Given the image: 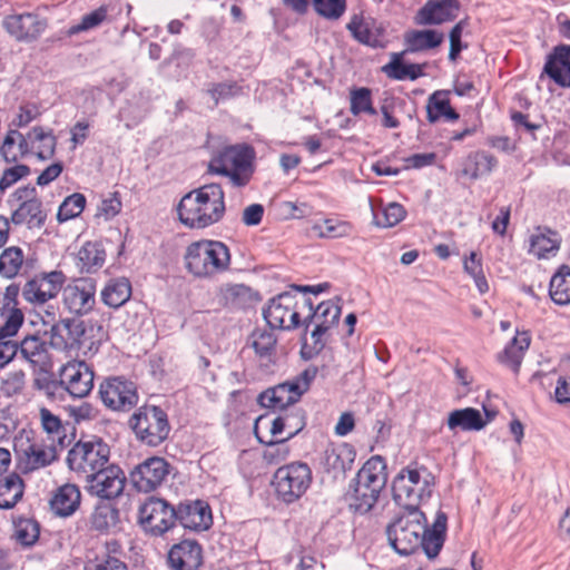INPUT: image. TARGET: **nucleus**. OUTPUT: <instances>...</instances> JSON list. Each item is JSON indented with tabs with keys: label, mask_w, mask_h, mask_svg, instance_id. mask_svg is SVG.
<instances>
[{
	"label": "nucleus",
	"mask_w": 570,
	"mask_h": 570,
	"mask_svg": "<svg viewBox=\"0 0 570 570\" xmlns=\"http://www.w3.org/2000/svg\"><path fill=\"white\" fill-rule=\"evenodd\" d=\"M448 517L439 511L430 529L419 509H404L403 514L386 527L390 546L401 556L422 549L429 559L435 558L444 543Z\"/></svg>",
	"instance_id": "1"
},
{
	"label": "nucleus",
	"mask_w": 570,
	"mask_h": 570,
	"mask_svg": "<svg viewBox=\"0 0 570 570\" xmlns=\"http://www.w3.org/2000/svg\"><path fill=\"white\" fill-rule=\"evenodd\" d=\"M178 218L189 228L203 229L218 223L225 214L220 185L207 184L184 195L177 206Z\"/></svg>",
	"instance_id": "2"
},
{
	"label": "nucleus",
	"mask_w": 570,
	"mask_h": 570,
	"mask_svg": "<svg viewBox=\"0 0 570 570\" xmlns=\"http://www.w3.org/2000/svg\"><path fill=\"white\" fill-rule=\"evenodd\" d=\"M184 264L193 276L213 278L229 269L230 252L223 242L200 239L186 247Z\"/></svg>",
	"instance_id": "3"
},
{
	"label": "nucleus",
	"mask_w": 570,
	"mask_h": 570,
	"mask_svg": "<svg viewBox=\"0 0 570 570\" xmlns=\"http://www.w3.org/2000/svg\"><path fill=\"white\" fill-rule=\"evenodd\" d=\"M254 158V149L245 144L226 146L213 156L208 170L228 177L235 187H244L253 176Z\"/></svg>",
	"instance_id": "4"
},
{
	"label": "nucleus",
	"mask_w": 570,
	"mask_h": 570,
	"mask_svg": "<svg viewBox=\"0 0 570 570\" xmlns=\"http://www.w3.org/2000/svg\"><path fill=\"white\" fill-rule=\"evenodd\" d=\"M385 463L381 456H373L357 472L352 485L351 507L360 513H366L376 503L386 483Z\"/></svg>",
	"instance_id": "5"
},
{
	"label": "nucleus",
	"mask_w": 570,
	"mask_h": 570,
	"mask_svg": "<svg viewBox=\"0 0 570 570\" xmlns=\"http://www.w3.org/2000/svg\"><path fill=\"white\" fill-rule=\"evenodd\" d=\"M433 485V476L425 468L407 466L393 480V500L403 509H419L431 497Z\"/></svg>",
	"instance_id": "6"
},
{
	"label": "nucleus",
	"mask_w": 570,
	"mask_h": 570,
	"mask_svg": "<svg viewBox=\"0 0 570 570\" xmlns=\"http://www.w3.org/2000/svg\"><path fill=\"white\" fill-rule=\"evenodd\" d=\"M109 446L100 439L78 441L68 452L69 469L87 481L108 465Z\"/></svg>",
	"instance_id": "7"
},
{
	"label": "nucleus",
	"mask_w": 570,
	"mask_h": 570,
	"mask_svg": "<svg viewBox=\"0 0 570 570\" xmlns=\"http://www.w3.org/2000/svg\"><path fill=\"white\" fill-rule=\"evenodd\" d=\"M316 374L317 368L315 366L306 367L292 380L263 392L259 395L261 404L274 410H284L301 399V396L309 389V385L316 377Z\"/></svg>",
	"instance_id": "8"
},
{
	"label": "nucleus",
	"mask_w": 570,
	"mask_h": 570,
	"mask_svg": "<svg viewBox=\"0 0 570 570\" xmlns=\"http://www.w3.org/2000/svg\"><path fill=\"white\" fill-rule=\"evenodd\" d=\"M312 483V471L306 463L293 462L278 468L273 484L278 498L293 503L298 500Z\"/></svg>",
	"instance_id": "9"
},
{
	"label": "nucleus",
	"mask_w": 570,
	"mask_h": 570,
	"mask_svg": "<svg viewBox=\"0 0 570 570\" xmlns=\"http://www.w3.org/2000/svg\"><path fill=\"white\" fill-rule=\"evenodd\" d=\"M136 436L147 445L157 446L169 433L167 414L158 406H142L131 417Z\"/></svg>",
	"instance_id": "10"
},
{
	"label": "nucleus",
	"mask_w": 570,
	"mask_h": 570,
	"mask_svg": "<svg viewBox=\"0 0 570 570\" xmlns=\"http://www.w3.org/2000/svg\"><path fill=\"white\" fill-rule=\"evenodd\" d=\"M13 449L17 466L24 474L46 468L57 460L55 446L32 442L23 435L14 439Z\"/></svg>",
	"instance_id": "11"
},
{
	"label": "nucleus",
	"mask_w": 570,
	"mask_h": 570,
	"mask_svg": "<svg viewBox=\"0 0 570 570\" xmlns=\"http://www.w3.org/2000/svg\"><path fill=\"white\" fill-rule=\"evenodd\" d=\"M66 276L61 271L42 272L29 278L22 287L26 302L40 306L56 298L61 292Z\"/></svg>",
	"instance_id": "12"
},
{
	"label": "nucleus",
	"mask_w": 570,
	"mask_h": 570,
	"mask_svg": "<svg viewBox=\"0 0 570 570\" xmlns=\"http://www.w3.org/2000/svg\"><path fill=\"white\" fill-rule=\"evenodd\" d=\"M18 207L13 210L10 220L14 225H26L29 229L41 228L47 219V213L37 196L35 187L24 186L13 193Z\"/></svg>",
	"instance_id": "13"
},
{
	"label": "nucleus",
	"mask_w": 570,
	"mask_h": 570,
	"mask_svg": "<svg viewBox=\"0 0 570 570\" xmlns=\"http://www.w3.org/2000/svg\"><path fill=\"white\" fill-rule=\"evenodd\" d=\"M2 28L16 41L32 43L48 28V20L33 12L11 13L1 21Z\"/></svg>",
	"instance_id": "14"
},
{
	"label": "nucleus",
	"mask_w": 570,
	"mask_h": 570,
	"mask_svg": "<svg viewBox=\"0 0 570 570\" xmlns=\"http://www.w3.org/2000/svg\"><path fill=\"white\" fill-rule=\"evenodd\" d=\"M61 299L63 307L70 313L82 316L91 312L96 305V282L81 277L62 286Z\"/></svg>",
	"instance_id": "15"
},
{
	"label": "nucleus",
	"mask_w": 570,
	"mask_h": 570,
	"mask_svg": "<svg viewBox=\"0 0 570 570\" xmlns=\"http://www.w3.org/2000/svg\"><path fill=\"white\" fill-rule=\"evenodd\" d=\"M139 519L147 532L161 535L175 525L176 509L163 499L149 498L139 509Z\"/></svg>",
	"instance_id": "16"
},
{
	"label": "nucleus",
	"mask_w": 570,
	"mask_h": 570,
	"mask_svg": "<svg viewBox=\"0 0 570 570\" xmlns=\"http://www.w3.org/2000/svg\"><path fill=\"white\" fill-rule=\"evenodd\" d=\"M104 405L114 411H128L138 402L136 386L132 382L119 377H108L99 386Z\"/></svg>",
	"instance_id": "17"
},
{
	"label": "nucleus",
	"mask_w": 570,
	"mask_h": 570,
	"mask_svg": "<svg viewBox=\"0 0 570 570\" xmlns=\"http://www.w3.org/2000/svg\"><path fill=\"white\" fill-rule=\"evenodd\" d=\"M263 316L272 328L291 330L299 324V313L297 311V298L291 293H282L273 297Z\"/></svg>",
	"instance_id": "18"
},
{
	"label": "nucleus",
	"mask_w": 570,
	"mask_h": 570,
	"mask_svg": "<svg viewBox=\"0 0 570 570\" xmlns=\"http://www.w3.org/2000/svg\"><path fill=\"white\" fill-rule=\"evenodd\" d=\"M59 384L71 396L82 399L94 387V372L83 361H71L59 370Z\"/></svg>",
	"instance_id": "19"
},
{
	"label": "nucleus",
	"mask_w": 570,
	"mask_h": 570,
	"mask_svg": "<svg viewBox=\"0 0 570 570\" xmlns=\"http://www.w3.org/2000/svg\"><path fill=\"white\" fill-rule=\"evenodd\" d=\"M86 337L85 322L78 318H65L53 324L50 330V345L55 350H80Z\"/></svg>",
	"instance_id": "20"
},
{
	"label": "nucleus",
	"mask_w": 570,
	"mask_h": 570,
	"mask_svg": "<svg viewBox=\"0 0 570 570\" xmlns=\"http://www.w3.org/2000/svg\"><path fill=\"white\" fill-rule=\"evenodd\" d=\"M87 490L90 494L101 499H115L125 488L126 476L117 465H107L90 476L87 481Z\"/></svg>",
	"instance_id": "21"
},
{
	"label": "nucleus",
	"mask_w": 570,
	"mask_h": 570,
	"mask_svg": "<svg viewBox=\"0 0 570 570\" xmlns=\"http://www.w3.org/2000/svg\"><path fill=\"white\" fill-rule=\"evenodd\" d=\"M169 473V465L159 456L148 458L130 473L131 482L139 492L156 490Z\"/></svg>",
	"instance_id": "22"
},
{
	"label": "nucleus",
	"mask_w": 570,
	"mask_h": 570,
	"mask_svg": "<svg viewBox=\"0 0 570 570\" xmlns=\"http://www.w3.org/2000/svg\"><path fill=\"white\" fill-rule=\"evenodd\" d=\"M168 563L174 570H197L203 563L202 547L193 540H183L171 547Z\"/></svg>",
	"instance_id": "23"
},
{
	"label": "nucleus",
	"mask_w": 570,
	"mask_h": 570,
	"mask_svg": "<svg viewBox=\"0 0 570 570\" xmlns=\"http://www.w3.org/2000/svg\"><path fill=\"white\" fill-rule=\"evenodd\" d=\"M177 521L190 530H206L212 524V512L209 505L203 501H190L180 503L176 509Z\"/></svg>",
	"instance_id": "24"
},
{
	"label": "nucleus",
	"mask_w": 570,
	"mask_h": 570,
	"mask_svg": "<svg viewBox=\"0 0 570 570\" xmlns=\"http://www.w3.org/2000/svg\"><path fill=\"white\" fill-rule=\"evenodd\" d=\"M355 455L353 446L348 443H331L324 451L322 463L334 478H337L352 468Z\"/></svg>",
	"instance_id": "25"
},
{
	"label": "nucleus",
	"mask_w": 570,
	"mask_h": 570,
	"mask_svg": "<svg viewBox=\"0 0 570 570\" xmlns=\"http://www.w3.org/2000/svg\"><path fill=\"white\" fill-rule=\"evenodd\" d=\"M484 412L485 417L482 416L479 410L473 407L454 410L449 413L446 422L448 428L451 431H480L484 429L495 415V412L488 411L485 407Z\"/></svg>",
	"instance_id": "26"
},
{
	"label": "nucleus",
	"mask_w": 570,
	"mask_h": 570,
	"mask_svg": "<svg viewBox=\"0 0 570 570\" xmlns=\"http://www.w3.org/2000/svg\"><path fill=\"white\" fill-rule=\"evenodd\" d=\"M543 72L557 85L570 87V46H559L548 57Z\"/></svg>",
	"instance_id": "27"
},
{
	"label": "nucleus",
	"mask_w": 570,
	"mask_h": 570,
	"mask_svg": "<svg viewBox=\"0 0 570 570\" xmlns=\"http://www.w3.org/2000/svg\"><path fill=\"white\" fill-rule=\"evenodd\" d=\"M561 244L560 235L548 228L538 226L529 238V253L539 259L554 256Z\"/></svg>",
	"instance_id": "28"
},
{
	"label": "nucleus",
	"mask_w": 570,
	"mask_h": 570,
	"mask_svg": "<svg viewBox=\"0 0 570 570\" xmlns=\"http://www.w3.org/2000/svg\"><path fill=\"white\" fill-rule=\"evenodd\" d=\"M81 502V493L76 484L66 483L59 487L50 499V509L58 517L72 515Z\"/></svg>",
	"instance_id": "29"
},
{
	"label": "nucleus",
	"mask_w": 570,
	"mask_h": 570,
	"mask_svg": "<svg viewBox=\"0 0 570 570\" xmlns=\"http://www.w3.org/2000/svg\"><path fill=\"white\" fill-rule=\"evenodd\" d=\"M267 424L269 434L275 436H282L286 440L292 439L298 432H301L305 426V417L299 410H294L291 412H285L269 422H264Z\"/></svg>",
	"instance_id": "30"
},
{
	"label": "nucleus",
	"mask_w": 570,
	"mask_h": 570,
	"mask_svg": "<svg viewBox=\"0 0 570 570\" xmlns=\"http://www.w3.org/2000/svg\"><path fill=\"white\" fill-rule=\"evenodd\" d=\"M459 11L458 0H441L438 2H428L419 11V23L421 24H441L456 17Z\"/></svg>",
	"instance_id": "31"
},
{
	"label": "nucleus",
	"mask_w": 570,
	"mask_h": 570,
	"mask_svg": "<svg viewBox=\"0 0 570 570\" xmlns=\"http://www.w3.org/2000/svg\"><path fill=\"white\" fill-rule=\"evenodd\" d=\"M347 28L351 30L354 38L364 45L382 48L387 41L383 27L377 24L374 20H353L348 23Z\"/></svg>",
	"instance_id": "32"
},
{
	"label": "nucleus",
	"mask_w": 570,
	"mask_h": 570,
	"mask_svg": "<svg viewBox=\"0 0 570 570\" xmlns=\"http://www.w3.org/2000/svg\"><path fill=\"white\" fill-rule=\"evenodd\" d=\"M444 40L442 32L433 29L411 30L404 35V52H421L439 47Z\"/></svg>",
	"instance_id": "33"
},
{
	"label": "nucleus",
	"mask_w": 570,
	"mask_h": 570,
	"mask_svg": "<svg viewBox=\"0 0 570 570\" xmlns=\"http://www.w3.org/2000/svg\"><path fill=\"white\" fill-rule=\"evenodd\" d=\"M530 342L531 338L527 332L517 333L503 352L498 355L499 362L510 367L514 373H518Z\"/></svg>",
	"instance_id": "34"
},
{
	"label": "nucleus",
	"mask_w": 570,
	"mask_h": 570,
	"mask_svg": "<svg viewBox=\"0 0 570 570\" xmlns=\"http://www.w3.org/2000/svg\"><path fill=\"white\" fill-rule=\"evenodd\" d=\"M104 304L119 308L131 297V284L126 277L110 279L100 293Z\"/></svg>",
	"instance_id": "35"
},
{
	"label": "nucleus",
	"mask_w": 570,
	"mask_h": 570,
	"mask_svg": "<svg viewBox=\"0 0 570 570\" xmlns=\"http://www.w3.org/2000/svg\"><path fill=\"white\" fill-rule=\"evenodd\" d=\"M24 484L17 473L0 478V509H12L23 497Z\"/></svg>",
	"instance_id": "36"
},
{
	"label": "nucleus",
	"mask_w": 570,
	"mask_h": 570,
	"mask_svg": "<svg viewBox=\"0 0 570 570\" xmlns=\"http://www.w3.org/2000/svg\"><path fill=\"white\" fill-rule=\"evenodd\" d=\"M406 52H394L391 56V61L382 67V71L391 79L395 80H415L423 76V66L417 63L404 65L402 57Z\"/></svg>",
	"instance_id": "37"
},
{
	"label": "nucleus",
	"mask_w": 570,
	"mask_h": 570,
	"mask_svg": "<svg viewBox=\"0 0 570 570\" xmlns=\"http://www.w3.org/2000/svg\"><path fill=\"white\" fill-rule=\"evenodd\" d=\"M218 302L230 308H243L252 302V289L243 284H226L218 291Z\"/></svg>",
	"instance_id": "38"
},
{
	"label": "nucleus",
	"mask_w": 570,
	"mask_h": 570,
	"mask_svg": "<svg viewBox=\"0 0 570 570\" xmlns=\"http://www.w3.org/2000/svg\"><path fill=\"white\" fill-rule=\"evenodd\" d=\"M549 294L558 305L570 304V267L562 265L550 279Z\"/></svg>",
	"instance_id": "39"
},
{
	"label": "nucleus",
	"mask_w": 570,
	"mask_h": 570,
	"mask_svg": "<svg viewBox=\"0 0 570 570\" xmlns=\"http://www.w3.org/2000/svg\"><path fill=\"white\" fill-rule=\"evenodd\" d=\"M498 165L494 156L485 151L471 154L464 165L463 174L472 179L489 175Z\"/></svg>",
	"instance_id": "40"
},
{
	"label": "nucleus",
	"mask_w": 570,
	"mask_h": 570,
	"mask_svg": "<svg viewBox=\"0 0 570 570\" xmlns=\"http://www.w3.org/2000/svg\"><path fill=\"white\" fill-rule=\"evenodd\" d=\"M426 112L430 122H435L441 117H445L448 120H456L459 118L458 112L450 105L446 91H435L430 96Z\"/></svg>",
	"instance_id": "41"
},
{
	"label": "nucleus",
	"mask_w": 570,
	"mask_h": 570,
	"mask_svg": "<svg viewBox=\"0 0 570 570\" xmlns=\"http://www.w3.org/2000/svg\"><path fill=\"white\" fill-rule=\"evenodd\" d=\"M105 258L104 248L97 243L88 242L78 252V266L82 273H94L104 265Z\"/></svg>",
	"instance_id": "42"
},
{
	"label": "nucleus",
	"mask_w": 570,
	"mask_h": 570,
	"mask_svg": "<svg viewBox=\"0 0 570 570\" xmlns=\"http://www.w3.org/2000/svg\"><path fill=\"white\" fill-rule=\"evenodd\" d=\"M119 552L120 544L116 540L107 541L105 551L96 557L92 570H128L127 564L117 556Z\"/></svg>",
	"instance_id": "43"
},
{
	"label": "nucleus",
	"mask_w": 570,
	"mask_h": 570,
	"mask_svg": "<svg viewBox=\"0 0 570 570\" xmlns=\"http://www.w3.org/2000/svg\"><path fill=\"white\" fill-rule=\"evenodd\" d=\"M24 262L23 250L18 246H10L0 254V275L11 279L19 275Z\"/></svg>",
	"instance_id": "44"
},
{
	"label": "nucleus",
	"mask_w": 570,
	"mask_h": 570,
	"mask_svg": "<svg viewBox=\"0 0 570 570\" xmlns=\"http://www.w3.org/2000/svg\"><path fill=\"white\" fill-rule=\"evenodd\" d=\"M18 352L33 366L42 365L47 357L45 343L38 336H27L18 344Z\"/></svg>",
	"instance_id": "45"
},
{
	"label": "nucleus",
	"mask_w": 570,
	"mask_h": 570,
	"mask_svg": "<svg viewBox=\"0 0 570 570\" xmlns=\"http://www.w3.org/2000/svg\"><path fill=\"white\" fill-rule=\"evenodd\" d=\"M119 512L108 503L97 505L90 517V525L99 532H108L116 528Z\"/></svg>",
	"instance_id": "46"
},
{
	"label": "nucleus",
	"mask_w": 570,
	"mask_h": 570,
	"mask_svg": "<svg viewBox=\"0 0 570 570\" xmlns=\"http://www.w3.org/2000/svg\"><path fill=\"white\" fill-rule=\"evenodd\" d=\"M263 422H265V419L259 417L255 425V434L261 443L266 444V449L264 451V458L268 462H277L279 460H284L289 452L288 448L285 445V442L287 440L282 436L273 438L271 434H269L268 440H264L258 434L259 424H262Z\"/></svg>",
	"instance_id": "47"
},
{
	"label": "nucleus",
	"mask_w": 570,
	"mask_h": 570,
	"mask_svg": "<svg viewBox=\"0 0 570 570\" xmlns=\"http://www.w3.org/2000/svg\"><path fill=\"white\" fill-rule=\"evenodd\" d=\"M340 316L341 306L338 305V302L326 301L317 305L313 314L309 316V321L314 324L320 323V326L323 328H331L337 324Z\"/></svg>",
	"instance_id": "48"
},
{
	"label": "nucleus",
	"mask_w": 570,
	"mask_h": 570,
	"mask_svg": "<svg viewBox=\"0 0 570 570\" xmlns=\"http://www.w3.org/2000/svg\"><path fill=\"white\" fill-rule=\"evenodd\" d=\"M31 142H38L35 147L37 157L41 160L49 159L53 156L56 149V138L52 134L46 132L41 127H33L28 134Z\"/></svg>",
	"instance_id": "49"
},
{
	"label": "nucleus",
	"mask_w": 570,
	"mask_h": 570,
	"mask_svg": "<svg viewBox=\"0 0 570 570\" xmlns=\"http://www.w3.org/2000/svg\"><path fill=\"white\" fill-rule=\"evenodd\" d=\"M108 18V7L101 6L89 13L82 16L79 23L69 28L68 35L73 36L80 32L89 31L101 26Z\"/></svg>",
	"instance_id": "50"
},
{
	"label": "nucleus",
	"mask_w": 570,
	"mask_h": 570,
	"mask_svg": "<svg viewBox=\"0 0 570 570\" xmlns=\"http://www.w3.org/2000/svg\"><path fill=\"white\" fill-rule=\"evenodd\" d=\"M39 533V524L32 519H19L14 522V538L22 546L30 547L35 544Z\"/></svg>",
	"instance_id": "51"
},
{
	"label": "nucleus",
	"mask_w": 570,
	"mask_h": 570,
	"mask_svg": "<svg viewBox=\"0 0 570 570\" xmlns=\"http://www.w3.org/2000/svg\"><path fill=\"white\" fill-rule=\"evenodd\" d=\"M250 346L259 357H269L275 351L276 337L266 330H256L249 338Z\"/></svg>",
	"instance_id": "52"
},
{
	"label": "nucleus",
	"mask_w": 570,
	"mask_h": 570,
	"mask_svg": "<svg viewBox=\"0 0 570 570\" xmlns=\"http://www.w3.org/2000/svg\"><path fill=\"white\" fill-rule=\"evenodd\" d=\"M374 224L379 227H393L405 218L406 212L399 203H390L382 208L381 215L373 213Z\"/></svg>",
	"instance_id": "53"
},
{
	"label": "nucleus",
	"mask_w": 570,
	"mask_h": 570,
	"mask_svg": "<svg viewBox=\"0 0 570 570\" xmlns=\"http://www.w3.org/2000/svg\"><path fill=\"white\" fill-rule=\"evenodd\" d=\"M7 305L8 311L6 314V320L4 323L0 326V341L12 340V337L16 336L19 332L24 321L22 311L16 307V304L10 306L9 302Z\"/></svg>",
	"instance_id": "54"
},
{
	"label": "nucleus",
	"mask_w": 570,
	"mask_h": 570,
	"mask_svg": "<svg viewBox=\"0 0 570 570\" xmlns=\"http://www.w3.org/2000/svg\"><path fill=\"white\" fill-rule=\"evenodd\" d=\"M313 230L320 237L338 238L348 236L352 230V226L346 222L325 219L322 223L315 224L313 226Z\"/></svg>",
	"instance_id": "55"
},
{
	"label": "nucleus",
	"mask_w": 570,
	"mask_h": 570,
	"mask_svg": "<svg viewBox=\"0 0 570 570\" xmlns=\"http://www.w3.org/2000/svg\"><path fill=\"white\" fill-rule=\"evenodd\" d=\"M464 271L474 279L475 286L481 294L489 291V285L483 274L481 258L472 252L463 262Z\"/></svg>",
	"instance_id": "56"
},
{
	"label": "nucleus",
	"mask_w": 570,
	"mask_h": 570,
	"mask_svg": "<svg viewBox=\"0 0 570 570\" xmlns=\"http://www.w3.org/2000/svg\"><path fill=\"white\" fill-rule=\"evenodd\" d=\"M86 198L81 194H72L68 196L60 205L57 218L59 222H66L80 215L85 208Z\"/></svg>",
	"instance_id": "57"
},
{
	"label": "nucleus",
	"mask_w": 570,
	"mask_h": 570,
	"mask_svg": "<svg viewBox=\"0 0 570 570\" xmlns=\"http://www.w3.org/2000/svg\"><path fill=\"white\" fill-rule=\"evenodd\" d=\"M351 112L360 115L366 112L375 115L376 111L372 106L371 90L367 88H358L351 92Z\"/></svg>",
	"instance_id": "58"
},
{
	"label": "nucleus",
	"mask_w": 570,
	"mask_h": 570,
	"mask_svg": "<svg viewBox=\"0 0 570 570\" xmlns=\"http://www.w3.org/2000/svg\"><path fill=\"white\" fill-rule=\"evenodd\" d=\"M316 12L331 20L338 19L346 9L345 0H312Z\"/></svg>",
	"instance_id": "59"
},
{
	"label": "nucleus",
	"mask_w": 570,
	"mask_h": 570,
	"mask_svg": "<svg viewBox=\"0 0 570 570\" xmlns=\"http://www.w3.org/2000/svg\"><path fill=\"white\" fill-rule=\"evenodd\" d=\"M26 384V374L23 371L9 372L1 383V391L7 396L20 394Z\"/></svg>",
	"instance_id": "60"
},
{
	"label": "nucleus",
	"mask_w": 570,
	"mask_h": 570,
	"mask_svg": "<svg viewBox=\"0 0 570 570\" xmlns=\"http://www.w3.org/2000/svg\"><path fill=\"white\" fill-rule=\"evenodd\" d=\"M240 92V87L235 81H226L219 83H213L208 89L207 94L212 97L215 105L220 100L235 97Z\"/></svg>",
	"instance_id": "61"
},
{
	"label": "nucleus",
	"mask_w": 570,
	"mask_h": 570,
	"mask_svg": "<svg viewBox=\"0 0 570 570\" xmlns=\"http://www.w3.org/2000/svg\"><path fill=\"white\" fill-rule=\"evenodd\" d=\"M39 419L43 431L53 436L60 438L63 433V426L59 416L55 415L47 407L39 410Z\"/></svg>",
	"instance_id": "62"
},
{
	"label": "nucleus",
	"mask_w": 570,
	"mask_h": 570,
	"mask_svg": "<svg viewBox=\"0 0 570 570\" xmlns=\"http://www.w3.org/2000/svg\"><path fill=\"white\" fill-rule=\"evenodd\" d=\"M30 173V169L26 165H17L10 168H7L2 177L0 178V190L4 191L13 184H16L19 179L26 177Z\"/></svg>",
	"instance_id": "63"
},
{
	"label": "nucleus",
	"mask_w": 570,
	"mask_h": 570,
	"mask_svg": "<svg viewBox=\"0 0 570 570\" xmlns=\"http://www.w3.org/2000/svg\"><path fill=\"white\" fill-rule=\"evenodd\" d=\"M17 137H20L18 130H9L4 137L3 144L0 147V154L7 163H14L18 160L17 150Z\"/></svg>",
	"instance_id": "64"
}]
</instances>
